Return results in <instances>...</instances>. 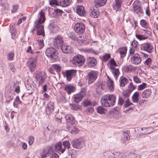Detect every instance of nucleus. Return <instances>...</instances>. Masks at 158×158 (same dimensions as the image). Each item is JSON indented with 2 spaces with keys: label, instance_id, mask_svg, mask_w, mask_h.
I'll list each match as a JSON object with an SVG mask.
<instances>
[{
  "label": "nucleus",
  "instance_id": "29",
  "mask_svg": "<svg viewBox=\"0 0 158 158\" xmlns=\"http://www.w3.org/2000/svg\"><path fill=\"white\" fill-rule=\"evenodd\" d=\"M152 91L151 89L145 90L143 92L142 97L144 98H148L151 94Z\"/></svg>",
  "mask_w": 158,
  "mask_h": 158
},
{
  "label": "nucleus",
  "instance_id": "39",
  "mask_svg": "<svg viewBox=\"0 0 158 158\" xmlns=\"http://www.w3.org/2000/svg\"><path fill=\"white\" fill-rule=\"evenodd\" d=\"M21 103V102L20 100L19 96H17L13 102V106L14 107H16L19 104H20Z\"/></svg>",
  "mask_w": 158,
  "mask_h": 158
},
{
  "label": "nucleus",
  "instance_id": "17",
  "mask_svg": "<svg viewBox=\"0 0 158 158\" xmlns=\"http://www.w3.org/2000/svg\"><path fill=\"white\" fill-rule=\"evenodd\" d=\"M97 63V60L94 58L89 57L87 59V64L89 67H94L96 65Z\"/></svg>",
  "mask_w": 158,
  "mask_h": 158
},
{
  "label": "nucleus",
  "instance_id": "36",
  "mask_svg": "<svg viewBox=\"0 0 158 158\" xmlns=\"http://www.w3.org/2000/svg\"><path fill=\"white\" fill-rule=\"evenodd\" d=\"M69 155L72 158H75L77 155V152L76 150L72 149L69 151Z\"/></svg>",
  "mask_w": 158,
  "mask_h": 158
},
{
  "label": "nucleus",
  "instance_id": "1",
  "mask_svg": "<svg viewBox=\"0 0 158 158\" xmlns=\"http://www.w3.org/2000/svg\"><path fill=\"white\" fill-rule=\"evenodd\" d=\"M39 15L38 21L37 20L35 23L34 28H37V34L38 35H45L44 26L41 24L43 23L45 21L44 13L41 10L39 13Z\"/></svg>",
  "mask_w": 158,
  "mask_h": 158
},
{
  "label": "nucleus",
  "instance_id": "25",
  "mask_svg": "<svg viewBox=\"0 0 158 158\" xmlns=\"http://www.w3.org/2000/svg\"><path fill=\"white\" fill-rule=\"evenodd\" d=\"M75 87L74 86L68 85L65 86V90L68 94L73 92L75 90Z\"/></svg>",
  "mask_w": 158,
  "mask_h": 158
},
{
  "label": "nucleus",
  "instance_id": "62",
  "mask_svg": "<svg viewBox=\"0 0 158 158\" xmlns=\"http://www.w3.org/2000/svg\"><path fill=\"white\" fill-rule=\"evenodd\" d=\"M109 62L110 63V64L112 66L115 67L117 65L115 61L113 58L111 59L109 61Z\"/></svg>",
  "mask_w": 158,
  "mask_h": 158
},
{
  "label": "nucleus",
  "instance_id": "28",
  "mask_svg": "<svg viewBox=\"0 0 158 158\" xmlns=\"http://www.w3.org/2000/svg\"><path fill=\"white\" fill-rule=\"evenodd\" d=\"M120 85L121 87H123L127 84L128 79L123 76H121L119 79Z\"/></svg>",
  "mask_w": 158,
  "mask_h": 158
},
{
  "label": "nucleus",
  "instance_id": "18",
  "mask_svg": "<svg viewBox=\"0 0 158 158\" xmlns=\"http://www.w3.org/2000/svg\"><path fill=\"white\" fill-rule=\"evenodd\" d=\"M91 12L90 15L91 16L94 18H97L99 15V12L97 7L94 6L93 7V10Z\"/></svg>",
  "mask_w": 158,
  "mask_h": 158
},
{
  "label": "nucleus",
  "instance_id": "9",
  "mask_svg": "<svg viewBox=\"0 0 158 158\" xmlns=\"http://www.w3.org/2000/svg\"><path fill=\"white\" fill-rule=\"evenodd\" d=\"M86 90L85 88H82L79 94L73 95V100L76 103L80 102L85 95Z\"/></svg>",
  "mask_w": 158,
  "mask_h": 158
},
{
  "label": "nucleus",
  "instance_id": "50",
  "mask_svg": "<svg viewBox=\"0 0 158 158\" xmlns=\"http://www.w3.org/2000/svg\"><path fill=\"white\" fill-rule=\"evenodd\" d=\"M126 69L127 72H130L134 71L135 69V67L132 65H129L126 67Z\"/></svg>",
  "mask_w": 158,
  "mask_h": 158
},
{
  "label": "nucleus",
  "instance_id": "40",
  "mask_svg": "<svg viewBox=\"0 0 158 158\" xmlns=\"http://www.w3.org/2000/svg\"><path fill=\"white\" fill-rule=\"evenodd\" d=\"M140 24L141 26L145 28H147L148 27V23L145 19H142L140 21Z\"/></svg>",
  "mask_w": 158,
  "mask_h": 158
},
{
  "label": "nucleus",
  "instance_id": "12",
  "mask_svg": "<svg viewBox=\"0 0 158 158\" xmlns=\"http://www.w3.org/2000/svg\"><path fill=\"white\" fill-rule=\"evenodd\" d=\"M142 48H143L144 51L149 53L152 52L154 50V47L149 43H146L142 44Z\"/></svg>",
  "mask_w": 158,
  "mask_h": 158
},
{
  "label": "nucleus",
  "instance_id": "48",
  "mask_svg": "<svg viewBox=\"0 0 158 158\" xmlns=\"http://www.w3.org/2000/svg\"><path fill=\"white\" fill-rule=\"evenodd\" d=\"M135 89V87L133 85V83L131 82H130L128 86V89L127 90L130 92H131Z\"/></svg>",
  "mask_w": 158,
  "mask_h": 158
},
{
  "label": "nucleus",
  "instance_id": "46",
  "mask_svg": "<svg viewBox=\"0 0 158 158\" xmlns=\"http://www.w3.org/2000/svg\"><path fill=\"white\" fill-rule=\"evenodd\" d=\"M97 111L98 113L102 114L105 113V110L102 106H98L97 108Z\"/></svg>",
  "mask_w": 158,
  "mask_h": 158
},
{
  "label": "nucleus",
  "instance_id": "56",
  "mask_svg": "<svg viewBox=\"0 0 158 158\" xmlns=\"http://www.w3.org/2000/svg\"><path fill=\"white\" fill-rule=\"evenodd\" d=\"M92 103V102L89 100H85L83 102V105L85 106H91Z\"/></svg>",
  "mask_w": 158,
  "mask_h": 158
},
{
  "label": "nucleus",
  "instance_id": "10",
  "mask_svg": "<svg viewBox=\"0 0 158 158\" xmlns=\"http://www.w3.org/2000/svg\"><path fill=\"white\" fill-rule=\"evenodd\" d=\"M37 56L35 55V57H32L28 62L29 68L31 72L34 71L35 69L37 63Z\"/></svg>",
  "mask_w": 158,
  "mask_h": 158
},
{
  "label": "nucleus",
  "instance_id": "2",
  "mask_svg": "<svg viewBox=\"0 0 158 158\" xmlns=\"http://www.w3.org/2000/svg\"><path fill=\"white\" fill-rule=\"evenodd\" d=\"M101 102L102 105L105 107L113 106L116 102V97L114 94L106 95L102 97Z\"/></svg>",
  "mask_w": 158,
  "mask_h": 158
},
{
  "label": "nucleus",
  "instance_id": "37",
  "mask_svg": "<svg viewBox=\"0 0 158 158\" xmlns=\"http://www.w3.org/2000/svg\"><path fill=\"white\" fill-rule=\"evenodd\" d=\"M67 129H68L71 133L74 132L75 133H76L78 131V129H77L76 127L73 126L67 127Z\"/></svg>",
  "mask_w": 158,
  "mask_h": 158
},
{
  "label": "nucleus",
  "instance_id": "21",
  "mask_svg": "<svg viewBox=\"0 0 158 158\" xmlns=\"http://www.w3.org/2000/svg\"><path fill=\"white\" fill-rule=\"evenodd\" d=\"M10 31L11 34L12 38L13 39H15L16 36L17 32L16 29L15 27V25L13 24L10 25Z\"/></svg>",
  "mask_w": 158,
  "mask_h": 158
},
{
  "label": "nucleus",
  "instance_id": "53",
  "mask_svg": "<svg viewBox=\"0 0 158 158\" xmlns=\"http://www.w3.org/2000/svg\"><path fill=\"white\" fill-rule=\"evenodd\" d=\"M132 104V103L129 102L128 98L125 100L124 103V106L125 107H128L130 106Z\"/></svg>",
  "mask_w": 158,
  "mask_h": 158
},
{
  "label": "nucleus",
  "instance_id": "60",
  "mask_svg": "<svg viewBox=\"0 0 158 158\" xmlns=\"http://www.w3.org/2000/svg\"><path fill=\"white\" fill-rule=\"evenodd\" d=\"M152 59L150 58L147 59L144 62V64L147 65H150L151 63Z\"/></svg>",
  "mask_w": 158,
  "mask_h": 158
},
{
  "label": "nucleus",
  "instance_id": "15",
  "mask_svg": "<svg viewBox=\"0 0 158 158\" xmlns=\"http://www.w3.org/2000/svg\"><path fill=\"white\" fill-rule=\"evenodd\" d=\"M76 74V70H67L66 71V76L67 80L69 81L72 78L75 77Z\"/></svg>",
  "mask_w": 158,
  "mask_h": 158
},
{
  "label": "nucleus",
  "instance_id": "16",
  "mask_svg": "<svg viewBox=\"0 0 158 158\" xmlns=\"http://www.w3.org/2000/svg\"><path fill=\"white\" fill-rule=\"evenodd\" d=\"M134 11L137 14L140 13L142 14L143 13L142 8L138 2H135L133 4Z\"/></svg>",
  "mask_w": 158,
  "mask_h": 158
},
{
  "label": "nucleus",
  "instance_id": "64",
  "mask_svg": "<svg viewBox=\"0 0 158 158\" xmlns=\"http://www.w3.org/2000/svg\"><path fill=\"white\" fill-rule=\"evenodd\" d=\"M14 57V53L13 52H10L8 54V59L9 60H12Z\"/></svg>",
  "mask_w": 158,
  "mask_h": 158
},
{
  "label": "nucleus",
  "instance_id": "57",
  "mask_svg": "<svg viewBox=\"0 0 158 158\" xmlns=\"http://www.w3.org/2000/svg\"><path fill=\"white\" fill-rule=\"evenodd\" d=\"M48 154L47 151L44 149L43 152L40 153V156L42 158H44L46 157Z\"/></svg>",
  "mask_w": 158,
  "mask_h": 158
},
{
  "label": "nucleus",
  "instance_id": "8",
  "mask_svg": "<svg viewBox=\"0 0 158 158\" xmlns=\"http://www.w3.org/2000/svg\"><path fill=\"white\" fill-rule=\"evenodd\" d=\"M47 76L45 73L44 72L38 71L36 72L35 75V79L38 81L40 85H42L45 81V79L46 78Z\"/></svg>",
  "mask_w": 158,
  "mask_h": 158
},
{
  "label": "nucleus",
  "instance_id": "14",
  "mask_svg": "<svg viewBox=\"0 0 158 158\" xmlns=\"http://www.w3.org/2000/svg\"><path fill=\"white\" fill-rule=\"evenodd\" d=\"M61 49L62 52L65 53H71L73 52V48L71 45L65 44L62 45Z\"/></svg>",
  "mask_w": 158,
  "mask_h": 158
},
{
  "label": "nucleus",
  "instance_id": "30",
  "mask_svg": "<svg viewBox=\"0 0 158 158\" xmlns=\"http://www.w3.org/2000/svg\"><path fill=\"white\" fill-rule=\"evenodd\" d=\"M115 4L113 6V8L116 11L118 10L120 8L122 3L121 0H115Z\"/></svg>",
  "mask_w": 158,
  "mask_h": 158
},
{
  "label": "nucleus",
  "instance_id": "51",
  "mask_svg": "<svg viewBox=\"0 0 158 158\" xmlns=\"http://www.w3.org/2000/svg\"><path fill=\"white\" fill-rule=\"evenodd\" d=\"M52 68L54 69H55L57 73H59L60 71L61 68L59 65H53Z\"/></svg>",
  "mask_w": 158,
  "mask_h": 158
},
{
  "label": "nucleus",
  "instance_id": "63",
  "mask_svg": "<svg viewBox=\"0 0 158 158\" xmlns=\"http://www.w3.org/2000/svg\"><path fill=\"white\" fill-rule=\"evenodd\" d=\"M34 141V137L32 136H30L29 138V144L31 145Z\"/></svg>",
  "mask_w": 158,
  "mask_h": 158
},
{
  "label": "nucleus",
  "instance_id": "54",
  "mask_svg": "<svg viewBox=\"0 0 158 158\" xmlns=\"http://www.w3.org/2000/svg\"><path fill=\"white\" fill-rule=\"evenodd\" d=\"M70 38L71 39H73V40H77V37L76 35L73 33H71L70 35L69 36Z\"/></svg>",
  "mask_w": 158,
  "mask_h": 158
},
{
  "label": "nucleus",
  "instance_id": "22",
  "mask_svg": "<svg viewBox=\"0 0 158 158\" xmlns=\"http://www.w3.org/2000/svg\"><path fill=\"white\" fill-rule=\"evenodd\" d=\"M54 110V104L52 102H50L48 104V107L46 110L47 114L52 112Z\"/></svg>",
  "mask_w": 158,
  "mask_h": 158
},
{
  "label": "nucleus",
  "instance_id": "27",
  "mask_svg": "<svg viewBox=\"0 0 158 158\" xmlns=\"http://www.w3.org/2000/svg\"><path fill=\"white\" fill-rule=\"evenodd\" d=\"M107 1V0H95L94 1L95 6L97 7L98 6H103L106 5Z\"/></svg>",
  "mask_w": 158,
  "mask_h": 158
},
{
  "label": "nucleus",
  "instance_id": "38",
  "mask_svg": "<svg viewBox=\"0 0 158 158\" xmlns=\"http://www.w3.org/2000/svg\"><path fill=\"white\" fill-rule=\"evenodd\" d=\"M49 4L53 6H58L60 5V2L57 0H50Z\"/></svg>",
  "mask_w": 158,
  "mask_h": 158
},
{
  "label": "nucleus",
  "instance_id": "19",
  "mask_svg": "<svg viewBox=\"0 0 158 158\" xmlns=\"http://www.w3.org/2000/svg\"><path fill=\"white\" fill-rule=\"evenodd\" d=\"M129 131L127 130L126 131H123V133L125 134L122 137L121 139V142L122 143H125L126 140L128 141L130 139V137L128 134L129 132Z\"/></svg>",
  "mask_w": 158,
  "mask_h": 158
},
{
  "label": "nucleus",
  "instance_id": "52",
  "mask_svg": "<svg viewBox=\"0 0 158 158\" xmlns=\"http://www.w3.org/2000/svg\"><path fill=\"white\" fill-rule=\"evenodd\" d=\"M110 57V55L108 53H106L103 56V60L104 61H107Z\"/></svg>",
  "mask_w": 158,
  "mask_h": 158
},
{
  "label": "nucleus",
  "instance_id": "24",
  "mask_svg": "<svg viewBox=\"0 0 158 158\" xmlns=\"http://www.w3.org/2000/svg\"><path fill=\"white\" fill-rule=\"evenodd\" d=\"M141 131H143V132L141 133L142 135H146L149 134L152 132L153 131V128L152 127H149L147 128H141Z\"/></svg>",
  "mask_w": 158,
  "mask_h": 158
},
{
  "label": "nucleus",
  "instance_id": "61",
  "mask_svg": "<svg viewBox=\"0 0 158 158\" xmlns=\"http://www.w3.org/2000/svg\"><path fill=\"white\" fill-rule=\"evenodd\" d=\"M59 101L63 103H65L67 100L64 96H62L59 98Z\"/></svg>",
  "mask_w": 158,
  "mask_h": 158
},
{
  "label": "nucleus",
  "instance_id": "6",
  "mask_svg": "<svg viewBox=\"0 0 158 158\" xmlns=\"http://www.w3.org/2000/svg\"><path fill=\"white\" fill-rule=\"evenodd\" d=\"M98 74V73L97 71H92L89 72L86 77L88 83L91 84L94 82L97 78Z\"/></svg>",
  "mask_w": 158,
  "mask_h": 158
},
{
  "label": "nucleus",
  "instance_id": "55",
  "mask_svg": "<svg viewBox=\"0 0 158 158\" xmlns=\"http://www.w3.org/2000/svg\"><path fill=\"white\" fill-rule=\"evenodd\" d=\"M133 80L134 82L137 83H139L141 82V80L137 76H134L133 77Z\"/></svg>",
  "mask_w": 158,
  "mask_h": 158
},
{
  "label": "nucleus",
  "instance_id": "33",
  "mask_svg": "<svg viewBox=\"0 0 158 158\" xmlns=\"http://www.w3.org/2000/svg\"><path fill=\"white\" fill-rule=\"evenodd\" d=\"M127 49L125 47H123L120 48L119 50V53L121 58H123L126 56Z\"/></svg>",
  "mask_w": 158,
  "mask_h": 158
},
{
  "label": "nucleus",
  "instance_id": "5",
  "mask_svg": "<svg viewBox=\"0 0 158 158\" xmlns=\"http://www.w3.org/2000/svg\"><path fill=\"white\" fill-rule=\"evenodd\" d=\"M72 144L74 148L77 149H81L85 146L84 140L80 138L73 140Z\"/></svg>",
  "mask_w": 158,
  "mask_h": 158
},
{
  "label": "nucleus",
  "instance_id": "3",
  "mask_svg": "<svg viewBox=\"0 0 158 158\" xmlns=\"http://www.w3.org/2000/svg\"><path fill=\"white\" fill-rule=\"evenodd\" d=\"M107 87L109 88L110 91H113L114 90V86L113 81L109 78L106 82L102 81L97 86L96 91L99 94L102 92V90H104Z\"/></svg>",
  "mask_w": 158,
  "mask_h": 158
},
{
  "label": "nucleus",
  "instance_id": "23",
  "mask_svg": "<svg viewBox=\"0 0 158 158\" xmlns=\"http://www.w3.org/2000/svg\"><path fill=\"white\" fill-rule=\"evenodd\" d=\"M65 118L68 123L72 124L75 123V119L72 114H69L66 115L65 116Z\"/></svg>",
  "mask_w": 158,
  "mask_h": 158
},
{
  "label": "nucleus",
  "instance_id": "42",
  "mask_svg": "<svg viewBox=\"0 0 158 158\" xmlns=\"http://www.w3.org/2000/svg\"><path fill=\"white\" fill-rule=\"evenodd\" d=\"M25 85L27 89L31 90H32L33 89L34 86L31 84L29 83L28 80L26 83Z\"/></svg>",
  "mask_w": 158,
  "mask_h": 158
},
{
  "label": "nucleus",
  "instance_id": "32",
  "mask_svg": "<svg viewBox=\"0 0 158 158\" xmlns=\"http://www.w3.org/2000/svg\"><path fill=\"white\" fill-rule=\"evenodd\" d=\"M55 149L56 150L62 153L64 152V151H63V147L61 143H56L55 145Z\"/></svg>",
  "mask_w": 158,
  "mask_h": 158
},
{
  "label": "nucleus",
  "instance_id": "45",
  "mask_svg": "<svg viewBox=\"0 0 158 158\" xmlns=\"http://www.w3.org/2000/svg\"><path fill=\"white\" fill-rule=\"evenodd\" d=\"M135 151L133 150L132 151H131L128 156L130 157H131L132 158H140V156L139 155H137L136 156H135Z\"/></svg>",
  "mask_w": 158,
  "mask_h": 158
},
{
  "label": "nucleus",
  "instance_id": "31",
  "mask_svg": "<svg viewBox=\"0 0 158 158\" xmlns=\"http://www.w3.org/2000/svg\"><path fill=\"white\" fill-rule=\"evenodd\" d=\"M72 0H60V5L63 7H66L69 6Z\"/></svg>",
  "mask_w": 158,
  "mask_h": 158
},
{
  "label": "nucleus",
  "instance_id": "43",
  "mask_svg": "<svg viewBox=\"0 0 158 158\" xmlns=\"http://www.w3.org/2000/svg\"><path fill=\"white\" fill-rule=\"evenodd\" d=\"M112 73L114 77V78L116 80L117 79L118 77L119 76V71L118 69H114L112 71Z\"/></svg>",
  "mask_w": 158,
  "mask_h": 158
},
{
  "label": "nucleus",
  "instance_id": "47",
  "mask_svg": "<svg viewBox=\"0 0 158 158\" xmlns=\"http://www.w3.org/2000/svg\"><path fill=\"white\" fill-rule=\"evenodd\" d=\"M131 93V92H130L129 90H126L125 91H123L122 93L123 95L126 98L128 99Z\"/></svg>",
  "mask_w": 158,
  "mask_h": 158
},
{
  "label": "nucleus",
  "instance_id": "11",
  "mask_svg": "<svg viewBox=\"0 0 158 158\" xmlns=\"http://www.w3.org/2000/svg\"><path fill=\"white\" fill-rule=\"evenodd\" d=\"M74 29L76 33L81 34L84 32L85 26L82 23H77L74 25Z\"/></svg>",
  "mask_w": 158,
  "mask_h": 158
},
{
  "label": "nucleus",
  "instance_id": "41",
  "mask_svg": "<svg viewBox=\"0 0 158 158\" xmlns=\"http://www.w3.org/2000/svg\"><path fill=\"white\" fill-rule=\"evenodd\" d=\"M0 5L4 9L7 8L8 6V4L6 0H1Z\"/></svg>",
  "mask_w": 158,
  "mask_h": 158
},
{
  "label": "nucleus",
  "instance_id": "20",
  "mask_svg": "<svg viewBox=\"0 0 158 158\" xmlns=\"http://www.w3.org/2000/svg\"><path fill=\"white\" fill-rule=\"evenodd\" d=\"M76 10L77 14L80 16H84L85 14L84 8L82 6H77Z\"/></svg>",
  "mask_w": 158,
  "mask_h": 158
},
{
  "label": "nucleus",
  "instance_id": "7",
  "mask_svg": "<svg viewBox=\"0 0 158 158\" xmlns=\"http://www.w3.org/2000/svg\"><path fill=\"white\" fill-rule=\"evenodd\" d=\"M85 62L84 57L82 55H77L75 56L73 59V64L79 67L82 66Z\"/></svg>",
  "mask_w": 158,
  "mask_h": 158
},
{
  "label": "nucleus",
  "instance_id": "49",
  "mask_svg": "<svg viewBox=\"0 0 158 158\" xmlns=\"http://www.w3.org/2000/svg\"><path fill=\"white\" fill-rule=\"evenodd\" d=\"M37 41L39 46V48L41 49L43 48L44 46L43 40V39H39L37 40Z\"/></svg>",
  "mask_w": 158,
  "mask_h": 158
},
{
  "label": "nucleus",
  "instance_id": "26",
  "mask_svg": "<svg viewBox=\"0 0 158 158\" xmlns=\"http://www.w3.org/2000/svg\"><path fill=\"white\" fill-rule=\"evenodd\" d=\"M54 44H55L57 46H61L63 43V40L62 38L60 36H57L56 37L54 40Z\"/></svg>",
  "mask_w": 158,
  "mask_h": 158
},
{
  "label": "nucleus",
  "instance_id": "34",
  "mask_svg": "<svg viewBox=\"0 0 158 158\" xmlns=\"http://www.w3.org/2000/svg\"><path fill=\"white\" fill-rule=\"evenodd\" d=\"M139 92H136L133 95L132 97V100L134 102L138 103L139 102Z\"/></svg>",
  "mask_w": 158,
  "mask_h": 158
},
{
  "label": "nucleus",
  "instance_id": "35",
  "mask_svg": "<svg viewBox=\"0 0 158 158\" xmlns=\"http://www.w3.org/2000/svg\"><path fill=\"white\" fill-rule=\"evenodd\" d=\"M62 145L63 147V151H65L66 149H69L70 147V144L69 141L66 140L63 141Z\"/></svg>",
  "mask_w": 158,
  "mask_h": 158
},
{
  "label": "nucleus",
  "instance_id": "4",
  "mask_svg": "<svg viewBox=\"0 0 158 158\" xmlns=\"http://www.w3.org/2000/svg\"><path fill=\"white\" fill-rule=\"evenodd\" d=\"M46 55L50 59L51 61L54 62L58 58L56 49L53 48H47L45 51Z\"/></svg>",
  "mask_w": 158,
  "mask_h": 158
},
{
  "label": "nucleus",
  "instance_id": "59",
  "mask_svg": "<svg viewBox=\"0 0 158 158\" xmlns=\"http://www.w3.org/2000/svg\"><path fill=\"white\" fill-rule=\"evenodd\" d=\"M136 36L137 38L139 40H145V39H147V37H144L143 35H138V34L136 35Z\"/></svg>",
  "mask_w": 158,
  "mask_h": 158
},
{
  "label": "nucleus",
  "instance_id": "13",
  "mask_svg": "<svg viewBox=\"0 0 158 158\" xmlns=\"http://www.w3.org/2000/svg\"><path fill=\"white\" fill-rule=\"evenodd\" d=\"M141 61V59L139 54H136L131 57V61L133 64H138L140 63Z\"/></svg>",
  "mask_w": 158,
  "mask_h": 158
},
{
  "label": "nucleus",
  "instance_id": "44",
  "mask_svg": "<svg viewBox=\"0 0 158 158\" xmlns=\"http://www.w3.org/2000/svg\"><path fill=\"white\" fill-rule=\"evenodd\" d=\"M63 12V11L59 9H56L54 10L53 13L56 16H59L61 15Z\"/></svg>",
  "mask_w": 158,
  "mask_h": 158
},
{
  "label": "nucleus",
  "instance_id": "58",
  "mask_svg": "<svg viewBox=\"0 0 158 158\" xmlns=\"http://www.w3.org/2000/svg\"><path fill=\"white\" fill-rule=\"evenodd\" d=\"M146 84L144 83H143L142 84L139 85L138 87V89L141 90L143 89L146 87Z\"/></svg>",
  "mask_w": 158,
  "mask_h": 158
}]
</instances>
